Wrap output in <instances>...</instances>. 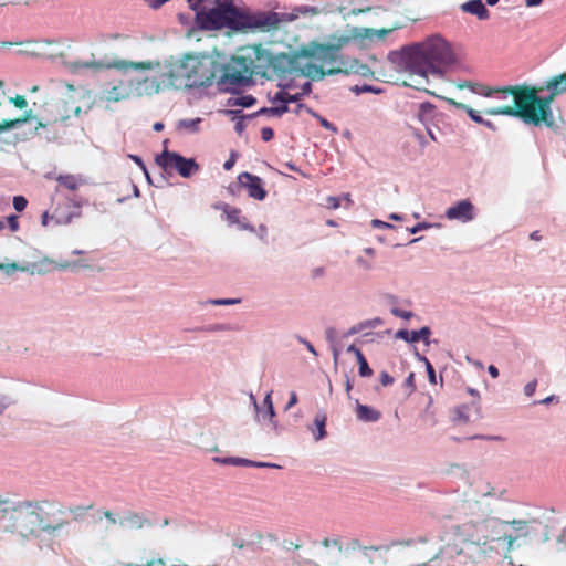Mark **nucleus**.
Listing matches in <instances>:
<instances>
[{"label":"nucleus","mask_w":566,"mask_h":566,"mask_svg":"<svg viewBox=\"0 0 566 566\" xmlns=\"http://www.w3.org/2000/svg\"><path fill=\"white\" fill-rule=\"evenodd\" d=\"M349 548L343 549L338 537H326L322 541V549L317 553V559L323 566H370L373 564L371 552H379L381 546H365L358 539H352Z\"/></svg>","instance_id":"7"},{"label":"nucleus","mask_w":566,"mask_h":566,"mask_svg":"<svg viewBox=\"0 0 566 566\" xmlns=\"http://www.w3.org/2000/svg\"><path fill=\"white\" fill-rule=\"evenodd\" d=\"M255 102V98L252 97L251 95H247V96H241V97H238L235 99V102L233 103V105H239V106H243V107H249L251 105H253Z\"/></svg>","instance_id":"38"},{"label":"nucleus","mask_w":566,"mask_h":566,"mask_svg":"<svg viewBox=\"0 0 566 566\" xmlns=\"http://www.w3.org/2000/svg\"><path fill=\"white\" fill-rule=\"evenodd\" d=\"M480 512L478 501H455L452 517L463 522L444 533L442 546L429 562L444 556L463 565L483 566L503 558L514 565L516 557L533 556L536 546L549 539V526L537 518L502 520Z\"/></svg>","instance_id":"1"},{"label":"nucleus","mask_w":566,"mask_h":566,"mask_svg":"<svg viewBox=\"0 0 566 566\" xmlns=\"http://www.w3.org/2000/svg\"><path fill=\"white\" fill-rule=\"evenodd\" d=\"M397 29H399V25H394L391 28H382L379 30L365 28L357 32L356 35L364 40H368L369 42H381L389 33Z\"/></svg>","instance_id":"16"},{"label":"nucleus","mask_w":566,"mask_h":566,"mask_svg":"<svg viewBox=\"0 0 566 566\" xmlns=\"http://www.w3.org/2000/svg\"><path fill=\"white\" fill-rule=\"evenodd\" d=\"M525 88L526 84L510 85L503 87H491V97H496L499 99H507L509 97H512L513 102L511 104H504L488 108L484 111V113L491 116L505 115L521 118V115L518 113H515L514 111L521 106L518 96L523 93Z\"/></svg>","instance_id":"11"},{"label":"nucleus","mask_w":566,"mask_h":566,"mask_svg":"<svg viewBox=\"0 0 566 566\" xmlns=\"http://www.w3.org/2000/svg\"><path fill=\"white\" fill-rule=\"evenodd\" d=\"M237 224L239 226V228H240V229H243V230H250V231H253V230H254V229H253V227H252V226H250V224L247 222L245 218H243V219H241V218H240V223H237Z\"/></svg>","instance_id":"61"},{"label":"nucleus","mask_w":566,"mask_h":566,"mask_svg":"<svg viewBox=\"0 0 566 566\" xmlns=\"http://www.w3.org/2000/svg\"><path fill=\"white\" fill-rule=\"evenodd\" d=\"M536 387H537V381L536 380H532L530 382H527L524 387V394L527 396V397H531L534 395L535 390H536Z\"/></svg>","instance_id":"46"},{"label":"nucleus","mask_w":566,"mask_h":566,"mask_svg":"<svg viewBox=\"0 0 566 566\" xmlns=\"http://www.w3.org/2000/svg\"><path fill=\"white\" fill-rule=\"evenodd\" d=\"M30 500L11 501L0 495V520L4 521V531L22 539L39 537L41 534Z\"/></svg>","instance_id":"8"},{"label":"nucleus","mask_w":566,"mask_h":566,"mask_svg":"<svg viewBox=\"0 0 566 566\" xmlns=\"http://www.w3.org/2000/svg\"><path fill=\"white\" fill-rule=\"evenodd\" d=\"M59 186L70 191H75L83 185V179L75 175H60L56 177Z\"/></svg>","instance_id":"25"},{"label":"nucleus","mask_w":566,"mask_h":566,"mask_svg":"<svg viewBox=\"0 0 566 566\" xmlns=\"http://www.w3.org/2000/svg\"><path fill=\"white\" fill-rule=\"evenodd\" d=\"M557 542L563 545L566 543V527L562 531L560 535L557 537Z\"/></svg>","instance_id":"64"},{"label":"nucleus","mask_w":566,"mask_h":566,"mask_svg":"<svg viewBox=\"0 0 566 566\" xmlns=\"http://www.w3.org/2000/svg\"><path fill=\"white\" fill-rule=\"evenodd\" d=\"M223 212L227 217V220L231 224L240 223L241 211L238 208L230 207L228 205L224 206Z\"/></svg>","instance_id":"32"},{"label":"nucleus","mask_w":566,"mask_h":566,"mask_svg":"<svg viewBox=\"0 0 566 566\" xmlns=\"http://www.w3.org/2000/svg\"><path fill=\"white\" fill-rule=\"evenodd\" d=\"M433 111H434V106L431 103H429V102L421 103L419 106L418 118L421 122H423L427 117H429L433 114Z\"/></svg>","instance_id":"34"},{"label":"nucleus","mask_w":566,"mask_h":566,"mask_svg":"<svg viewBox=\"0 0 566 566\" xmlns=\"http://www.w3.org/2000/svg\"><path fill=\"white\" fill-rule=\"evenodd\" d=\"M156 163L166 172L177 171L181 177L189 178L199 170V165L192 158H185L181 155L164 150L156 157Z\"/></svg>","instance_id":"12"},{"label":"nucleus","mask_w":566,"mask_h":566,"mask_svg":"<svg viewBox=\"0 0 566 566\" xmlns=\"http://www.w3.org/2000/svg\"><path fill=\"white\" fill-rule=\"evenodd\" d=\"M287 112H290V108L286 104H283V103H276L274 107L262 108L260 111L261 114H268V115H274V116H281Z\"/></svg>","instance_id":"33"},{"label":"nucleus","mask_w":566,"mask_h":566,"mask_svg":"<svg viewBox=\"0 0 566 566\" xmlns=\"http://www.w3.org/2000/svg\"><path fill=\"white\" fill-rule=\"evenodd\" d=\"M14 128V123H9V119H4L0 123V134Z\"/></svg>","instance_id":"55"},{"label":"nucleus","mask_w":566,"mask_h":566,"mask_svg":"<svg viewBox=\"0 0 566 566\" xmlns=\"http://www.w3.org/2000/svg\"><path fill=\"white\" fill-rule=\"evenodd\" d=\"M222 463H232V464H245V465H251V464H254L252 461H249V460H244V459H224L222 460Z\"/></svg>","instance_id":"50"},{"label":"nucleus","mask_w":566,"mask_h":566,"mask_svg":"<svg viewBox=\"0 0 566 566\" xmlns=\"http://www.w3.org/2000/svg\"><path fill=\"white\" fill-rule=\"evenodd\" d=\"M274 136V133H273V129L270 128V127H263L261 129V138L264 140V142H269L273 138Z\"/></svg>","instance_id":"48"},{"label":"nucleus","mask_w":566,"mask_h":566,"mask_svg":"<svg viewBox=\"0 0 566 566\" xmlns=\"http://www.w3.org/2000/svg\"><path fill=\"white\" fill-rule=\"evenodd\" d=\"M120 525H127L130 528L140 530L148 525L150 522L144 514L139 512L128 511L125 517L119 522Z\"/></svg>","instance_id":"18"},{"label":"nucleus","mask_w":566,"mask_h":566,"mask_svg":"<svg viewBox=\"0 0 566 566\" xmlns=\"http://www.w3.org/2000/svg\"><path fill=\"white\" fill-rule=\"evenodd\" d=\"M10 102L20 109H23L28 105L25 97L22 95H17L10 98Z\"/></svg>","instance_id":"42"},{"label":"nucleus","mask_w":566,"mask_h":566,"mask_svg":"<svg viewBox=\"0 0 566 566\" xmlns=\"http://www.w3.org/2000/svg\"><path fill=\"white\" fill-rule=\"evenodd\" d=\"M33 105L36 108L35 129H45L54 138L66 135L69 128L73 125V119L77 118L82 111L72 96L67 98L51 97L39 106L36 103Z\"/></svg>","instance_id":"6"},{"label":"nucleus","mask_w":566,"mask_h":566,"mask_svg":"<svg viewBox=\"0 0 566 566\" xmlns=\"http://www.w3.org/2000/svg\"><path fill=\"white\" fill-rule=\"evenodd\" d=\"M472 410L478 411L476 403L461 405L454 409V421L460 423H467L471 419Z\"/></svg>","instance_id":"27"},{"label":"nucleus","mask_w":566,"mask_h":566,"mask_svg":"<svg viewBox=\"0 0 566 566\" xmlns=\"http://www.w3.org/2000/svg\"><path fill=\"white\" fill-rule=\"evenodd\" d=\"M56 219L57 223H69L71 221V217H64L62 214H59V208L55 210V213L53 216Z\"/></svg>","instance_id":"57"},{"label":"nucleus","mask_w":566,"mask_h":566,"mask_svg":"<svg viewBox=\"0 0 566 566\" xmlns=\"http://www.w3.org/2000/svg\"><path fill=\"white\" fill-rule=\"evenodd\" d=\"M403 386L407 388L408 394H412L416 390L415 374L410 373L406 378Z\"/></svg>","instance_id":"41"},{"label":"nucleus","mask_w":566,"mask_h":566,"mask_svg":"<svg viewBox=\"0 0 566 566\" xmlns=\"http://www.w3.org/2000/svg\"><path fill=\"white\" fill-rule=\"evenodd\" d=\"M488 371H489V374L491 375L492 378H497L499 377V369L494 365H490L489 368H488Z\"/></svg>","instance_id":"63"},{"label":"nucleus","mask_w":566,"mask_h":566,"mask_svg":"<svg viewBox=\"0 0 566 566\" xmlns=\"http://www.w3.org/2000/svg\"><path fill=\"white\" fill-rule=\"evenodd\" d=\"M103 515L104 517L111 523V524H116L117 523V518L115 516V514L113 512H111L109 510H104L103 512Z\"/></svg>","instance_id":"54"},{"label":"nucleus","mask_w":566,"mask_h":566,"mask_svg":"<svg viewBox=\"0 0 566 566\" xmlns=\"http://www.w3.org/2000/svg\"><path fill=\"white\" fill-rule=\"evenodd\" d=\"M0 270H3L8 275L13 274L15 271H27V266H21L17 263H0Z\"/></svg>","instance_id":"35"},{"label":"nucleus","mask_w":566,"mask_h":566,"mask_svg":"<svg viewBox=\"0 0 566 566\" xmlns=\"http://www.w3.org/2000/svg\"><path fill=\"white\" fill-rule=\"evenodd\" d=\"M314 424L316 427V431H314L315 440H321L326 436L325 424H326V416L325 415H316L314 419Z\"/></svg>","instance_id":"30"},{"label":"nucleus","mask_w":566,"mask_h":566,"mask_svg":"<svg viewBox=\"0 0 566 566\" xmlns=\"http://www.w3.org/2000/svg\"><path fill=\"white\" fill-rule=\"evenodd\" d=\"M158 65H159L158 62H153V61L130 62V61H125V60H116L108 64H104L103 62H97V61L84 62L81 64V67L94 69V70L108 67V69H116V70H122V71H125L128 69L148 71V70H153L155 66H158Z\"/></svg>","instance_id":"13"},{"label":"nucleus","mask_w":566,"mask_h":566,"mask_svg":"<svg viewBox=\"0 0 566 566\" xmlns=\"http://www.w3.org/2000/svg\"><path fill=\"white\" fill-rule=\"evenodd\" d=\"M391 313H392V315H395L397 317L405 318V319H409L412 316L411 312L405 311V310H401L398 307H392Z\"/></svg>","instance_id":"43"},{"label":"nucleus","mask_w":566,"mask_h":566,"mask_svg":"<svg viewBox=\"0 0 566 566\" xmlns=\"http://www.w3.org/2000/svg\"><path fill=\"white\" fill-rule=\"evenodd\" d=\"M238 180L240 185L248 190L250 197L256 200H263L266 191L263 188V182L260 177L250 172H242L239 175Z\"/></svg>","instance_id":"14"},{"label":"nucleus","mask_w":566,"mask_h":566,"mask_svg":"<svg viewBox=\"0 0 566 566\" xmlns=\"http://www.w3.org/2000/svg\"><path fill=\"white\" fill-rule=\"evenodd\" d=\"M446 216L448 219H458L462 221H470L473 219V205L469 200H462L457 205L450 207Z\"/></svg>","instance_id":"15"},{"label":"nucleus","mask_w":566,"mask_h":566,"mask_svg":"<svg viewBox=\"0 0 566 566\" xmlns=\"http://www.w3.org/2000/svg\"><path fill=\"white\" fill-rule=\"evenodd\" d=\"M161 85L166 86L163 82V73L160 74V81L155 77H145L138 82L137 91L138 94L151 95L160 91Z\"/></svg>","instance_id":"19"},{"label":"nucleus","mask_w":566,"mask_h":566,"mask_svg":"<svg viewBox=\"0 0 566 566\" xmlns=\"http://www.w3.org/2000/svg\"><path fill=\"white\" fill-rule=\"evenodd\" d=\"M104 38L107 41H118V40H127L128 35L120 34V33H109V34H106Z\"/></svg>","instance_id":"53"},{"label":"nucleus","mask_w":566,"mask_h":566,"mask_svg":"<svg viewBox=\"0 0 566 566\" xmlns=\"http://www.w3.org/2000/svg\"><path fill=\"white\" fill-rule=\"evenodd\" d=\"M94 504L74 505L69 507V512L73 515V520L78 521L85 517L87 511L92 510Z\"/></svg>","instance_id":"31"},{"label":"nucleus","mask_w":566,"mask_h":566,"mask_svg":"<svg viewBox=\"0 0 566 566\" xmlns=\"http://www.w3.org/2000/svg\"><path fill=\"white\" fill-rule=\"evenodd\" d=\"M380 384L384 386V387H387V386H390L394 384L395 379L394 377H391L387 371H381L380 373Z\"/></svg>","instance_id":"44"},{"label":"nucleus","mask_w":566,"mask_h":566,"mask_svg":"<svg viewBox=\"0 0 566 566\" xmlns=\"http://www.w3.org/2000/svg\"><path fill=\"white\" fill-rule=\"evenodd\" d=\"M455 86L459 90L468 88L472 93L481 95V96H484V97H491V93H492L490 86H486V85H483V84H480V83H475V82H472V81L459 82V83H457Z\"/></svg>","instance_id":"24"},{"label":"nucleus","mask_w":566,"mask_h":566,"mask_svg":"<svg viewBox=\"0 0 566 566\" xmlns=\"http://www.w3.org/2000/svg\"><path fill=\"white\" fill-rule=\"evenodd\" d=\"M298 399H297V395L295 391H292L290 394V399H289V402L286 405V409H290L292 408L293 406H295L297 403Z\"/></svg>","instance_id":"59"},{"label":"nucleus","mask_w":566,"mask_h":566,"mask_svg":"<svg viewBox=\"0 0 566 566\" xmlns=\"http://www.w3.org/2000/svg\"><path fill=\"white\" fill-rule=\"evenodd\" d=\"M240 300L237 298H220L212 301V304L214 305H230V304H237Z\"/></svg>","instance_id":"52"},{"label":"nucleus","mask_w":566,"mask_h":566,"mask_svg":"<svg viewBox=\"0 0 566 566\" xmlns=\"http://www.w3.org/2000/svg\"><path fill=\"white\" fill-rule=\"evenodd\" d=\"M548 92H553V95H559L566 92V74H559L548 81L545 85Z\"/></svg>","instance_id":"26"},{"label":"nucleus","mask_w":566,"mask_h":566,"mask_svg":"<svg viewBox=\"0 0 566 566\" xmlns=\"http://www.w3.org/2000/svg\"><path fill=\"white\" fill-rule=\"evenodd\" d=\"M31 119H36L35 114L32 113V109L24 112V115L20 118L9 119V123H14V127H17V126H19L23 123H27Z\"/></svg>","instance_id":"36"},{"label":"nucleus","mask_w":566,"mask_h":566,"mask_svg":"<svg viewBox=\"0 0 566 566\" xmlns=\"http://www.w3.org/2000/svg\"><path fill=\"white\" fill-rule=\"evenodd\" d=\"M200 123V118H197V119H184L180 122V126L190 130V132H196L198 129V125Z\"/></svg>","instance_id":"37"},{"label":"nucleus","mask_w":566,"mask_h":566,"mask_svg":"<svg viewBox=\"0 0 566 566\" xmlns=\"http://www.w3.org/2000/svg\"><path fill=\"white\" fill-rule=\"evenodd\" d=\"M210 0H188L189 7L191 10L198 13V10H205L207 7L205 6L206 2H209Z\"/></svg>","instance_id":"40"},{"label":"nucleus","mask_w":566,"mask_h":566,"mask_svg":"<svg viewBox=\"0 0 566 566\" xmlns=\"http://www.w3.org/2000/svg\"><path fill=\"white\" fill-rule=\"evenodd\" d=\"M261 563L264 565V566H276V560L275 558L273 557H262L261 558Z\"/></svg>","instance_id":"60"},{"label":"nucleus","mask_w":566,"mask_h":566,"mask_svg":"<svg viewBox=\"0 0 566 566\" xmlns=\"http://www.w3.org/2000/svg\"><path fill=\"white\" fill-rule=\"evenodd\" d=\"M169 0H145V2L150 7V8H154V9H158L159 7H161L164 3L168 2Z\"/></svg>","instance_id":"56"},{"label":"nucleus","mask_w":566,"mask_h":566,"mask_svg":"<svg viewBox=\"0 0 566 566\" xmlns=\"http://www.w3.org/2000/svg\"><path fill=\"white\" fill-rule=\"evenodd\" d=\"M447 103L450 104L451 106L458 108V109H461V111H464L468 116L476 124H480L483 123V117L480 115V113L473 108H471L470 106H468L467 104H463V103H460V102H457L455 99L453 98H446Z\"/></svg>","instance_id":"28"},{"label":"nucleus","mask_w":566,"mask_h":566,"mask_svg":"<svg viewBox=\"0 0 566 566\" xmlns=\"http://www.w3.org/2000/svg\"><path fill=\"white\" fill-rule=\"evenodd\" d=\"M348 353H354L356 356L357 363L359 365V376L360 377H370L373 375V369L369 367L363 352L357 348L355 345H350L347 348Z\"/></svg>","instance_id":"22"},{"label":"nucleus","mask_w":566,"mask_h":566,"mask_svg":"<svg viewBox=\"0 0 566 566\" xmlns=\"http://www.w3.org/2000/svg\"><path fill=\"white\" fill-rule=\"evenodd\" d=\"M129 96V90L124 85L123 82L106 90L104 97L107 102H119Z\"/></svg>","instance_id":"21"},{"label":"nucleus","mask_w":566,"mask_h":566,"mask_svg":"<svg viewBox=\"0 0 566 566\" xmlns=\"http://www.w3.org/2000/svg\"><path fill=\"white\" fill-rule=\"evenodd\" d=\"M373 226L377 228H392L390 223L380 221V220H373Z\"/></svg>","instance_id":"62"},{"label":"nucleus","mask_w":566,"mask_h":566,"mask_svg":"<svg viewBox=\"0 0 566 566\" xmlns=\"http://www.w3.org/2000/svg\"><path fill=\"white\" fill-rule=\"evenodd\" d=\"M32 44V41H25V42H11V41H1L0 48H12L17 45H30Z\"/></svg>","instance_id":"49"},{"label":"nucleus","mask_w":566,"mask_h":566,"mask_svg":"<svg viewBox=\"0 0 566 566\" xmlns=\"http://www.w3.org/2000/svg\"><path fill=\"white\" fill-rule=\"evenodd\" d=\"M543 90V86L536 87L526 85V88L518 96L521 106L514 112L521 115V119L525 124L534 126L544 124L549 129L557 132L559 126L552 112V104L556 95H553V92H548L547 96H539L538 94Z\"/></svg>","instance_id":"9"},{"label":"nucleus","mask_w":566,"mask_h":566,"mask_svg":"<svg viewBox=\"0 0 566 566\" xmlns=\"http://www.w3.org/2000/svg\"><path fill=\"white\" fill-rule=\"evenodd\" d=\"M8 224L12 232L18 231L19 229V221L17 216H10L8 217Z\"/></svg>","instance_id":"51"},{"label":"nucleus","mask_w":566,"mask_h":566,"mask_svg":"<svg viewBox=\"0 0 566 566\" xmlns=\"http://www.w3.org/2000/svg\"><path fill=\"white\" fill-rule=\"evenodd\" d=\"M28 205L27 199L23 196L13 197V207L17 211L21 212L25 209Z\"/></svg>","instance_id":"39"},{"label":"nucleus","mask_w":566,"mask_h":566,"mask_svg":"<svg viewBox=\"0 0 566 566\" xmlns=\"http://www.w3.org/2000/svg\"><path fill=\"white\" fill-rule=\"evenodd\" d=\"M464 12L476 15L480 20H486L490 17L489 10L481 0H470L461 6Z\"/></svg>","instance_id":"20"},{"label":"nucleus","mask_w":566,"mask_h":566,"mask_svg":"<svg viewBox=\"0 0 566 566\" xmlns=\"http://www.w3.org/2000/svg\"><path fill=\"white\" fill-rule=\"evenodd\" d=\"M38 517L41 534L54 535L69 526L70 522L65 517V509L62 503L51 499H33L30 500Z\"/></svg>","instance_id":"10"},{"label":"nucleus","mask_w":566,"mask_h":566,"mask_svg":"<svg viewBox=\"0 0 566 566\" xmlns=\"http://www.w3.org/2000/svg\"><path fill=\"white\" fill-rule=\"evenodd\" d=\"M260 54L261 45L241 48L228 64H221L209 54L187 53L167 63L163 82L175 90L210 86L217 77L219 84L241 85L251 81Z\"/></svg>","instance_id":"2"},{"label":"nucleus","mask_w":566,"mask_h":566,"mask_svg":"<svg viewBox=\"0 0 566 566\" xmlns=\"http://www.w3.org/2000/svg\"><path fill=\"white\" fill-rule=\"evenodd\" d=\"M356 415L359 420L365 422H376L381 417L378 410L360 403L357 405Z\"/></svg>","instance_id":"23"},{"label":"nucleus","mask_w":566,"mask_h":566,"mask_svg":"<svg viewBox=\"0 0 566 566\" xmlns=\"http://www.w3.org/2000/svg\"><path fill=\"white\" fill-rule=\"evenodd\" d=\"M431 334V331L429 327L424 326L420 328L419 331H407V329H400L396 333V337L403 339L409 343H417L419 340H424L428 343L429 336Z\"/></svg>","instance_id":"17"},{"label":"nucleus","mask_w":566,"mask_h":566,"mask_svg":"<svg viewBox=\"0 0 566 566\" xmlns=\"http://www.w3.org/2000/svg\"><path fill=\"white\" fill-rule=\"evenodd\" d=\"M264 405H266V407H268L269 419L272 420V418L275 416V412H274V408H273V403H272V399H271V394H268L266 397L264 398Z\"/></svg>","instance_id":"45"},{"label":"nucleus","mask_w":566,"mask_h":566,"mask_svg":"<svg viewBox=\"0 0 566 566\" xmlns=\"http://www.w3.org/2000/svg\"><path fill=\"white\" fill-rule=\"evenodd\" d=\"M352 42L350 36H339L333 43L311 41L292 54L280 53L271 59V66L279 77L304 76L322 81L336 74L368 76L369 67L354 57L346 56L342 49Z\"/></svg>","instance_id":"3"},{"label":"nucleus","mask_w":566,"mask_h":566,"mask_svg":"<svg viewBox=\"0 0 566 566\" xmlns=\"http://www.w3.org/2000/svg\"><path fill=\"white\" fill-rule=\"evenodd\" d=\"M426 367H427V373H428V378H429V381L432 384V385H436L437 384V380H436V371H434V368L432 367V365L429 363V360L426 359Z\"/></svg>","instance_id":"47"},{"label":"nucleus","mask_w":566,"mask_h":566,"mask_svg":"<svg viewBox=\"0 0 566 566\" xmlns=\"http://www.w3.org/2000/svg\"><path fill=\"white\" fill-rule=\"evenodd\" d=\"M302 94L300 93H296V94H291L284 90L277 92L272 102L273 104H276V103H283V104H289V103H296L300 101Z\"/></svg>","instance_id":"29"},{"label":"nucleus","mask_w":566,"mask_h":566,"mask_svg":"<svg viewBox=\"0 0 566 566\" xmlns=\"http://www.w3.org/2000/svg\"><path fill=\"white\" fill-rule=\"evenodd\" d=\"M195 21L199 29L207 31L228 28L234 31L269 32L279 28L281 19L275 12L243 13L234 7L232 0H216L212 8L198 10Z\"/></svg>","instance_id":"5"},{"label":"nucleus","mask_w":566,"mask_h":566,"mask_svg":"<svg viewBox=\"0 0 566 566\" xmlns=\"http://www.w3.org/2000/svg\"><path fill=\"white\" fill-rule=\"evenodd\" d=\"M357 264L363 268L364 270H370L373 268V264L366 260H364L361 256L357 258Z\"/></svg>","instance_id":"58"},{"label":"nucleus","mask_w":566,"mask_h":566,"mask_svg":"<svg viewBox=\"0 0 566 566\" xmlns=\"http://www.w3.org/2000/svg\"><path fill=\"white\" fill-rule=\"evenodd\" d=\"M454 61L450 44L440 35L427 38L422 42L406 45L388 54V62L396 71L409 74L410 82L403 84L428 94H433L426 86L429 76H441V66L450 65Z\"/></svg>","instance_id":"4"}]
</instances>
